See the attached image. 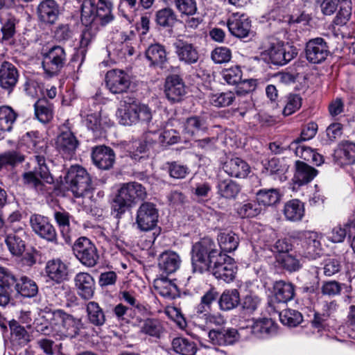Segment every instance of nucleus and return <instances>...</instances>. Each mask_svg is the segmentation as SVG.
Returning <instances> with one entry per match:
<instances>
[{"mask_svg": "<svg viewBox=\"0 0 355 355\" xmlns=\"http://www.w3.org/2000/svg\"><path fill=\"white\" fill-rule=\"evenodd\" d=\"M60 133L55 140V147L64 158L71 159L76 152L80 143L71 131V125L67 120L60 128Z\"/></svg>", "mask_w": 355, "mask_h": 355, "instance_id": "8", "label": "nucleus"}, {"mask_svg": "<svg viewBox=\"0 0 355 355\" xmlns=\"http://www.w3.org/2000/svg\"><path fill=\"white\" fill-rule=\"evenodd\" d=\"M45 272L50 279L60 284L67 279L68 266L60 259H53L47 261Z\"/></svg>", "mask_w": 355, "mask_h": 355, "instance_id": "27", "label": "nucleus"}, {"mask_svg": "<svg viewBox=\"0 0 355 355\" xmlns=\"http://www.w3.org/2000/svg\"><path fill=\"white\" fill-rule=\"evenodd\" d=\"M180 264L179 255L172 251H165L158 258L159 268L166 274H171L175 272L179 268Z\"/></svg>", "mask_w": 355, "mask_h": 355, "instance_id": "32", "label": "nucleus"}, {"mask_svg": "<svg viewBox=\"0 0 355 355\" xmlns=\"http://www.w3.org/2000/svg\"><path fill=\"white\" fill-rule=\"evenodd\" d=\"M222 78L228 85H234L239 84L242 78V71L238 66L225 69L221 72Z\"/></svg>", "mask_w": 355, "mask_h": 355, "instance_id": "63", "label": "nucleus"}, {"mask_svg": "<svg viewBox=\"0 0 355 355\" xmlns=\"http://www.w3.org/2000/svg\"><path fill=\"white\" fill-rule=\"evenodd\" d=\"M240 300L239 293L236 289L226 290L220 295L218 304L221 310L230 311L236 308Z\"/></svg>", "mask_w": 355, "mask_h": 355, "instance_id": "47", "label": "nucleus"}, {"mask_svg": "<svg viewBox=\"0 0 355 355\" xmlns=\"http://www.w3.org/2000/svg\"><path fill=\"white\" fill-rule=\"evenodd\" d=\"M30 224L33 231L38 236L48 242L58 243L56 230L48 218L40 214H33L30 217Z\"/></svg>", "mask_w": 355, "mask_h": 355, "instance_id": "13", "label": "nucleus"}, {"mask_svg": "<svg viewBox=\"0 0 355 355\" xmlns=\"http://www.w3.org/2000/svg\"><path fill=\"white\" fill-rule=\"evenodd\" d=\"M289 165L285 159L272 158L266 165V169L270 175H278L280 181L286 178L284 174L288 171Z\"/></svg>", "mask_w": 355, "mask_h": 355, "instance_id": "51", "label": "nucleus"}, {"mask_svg": "<svg viewBox=\"0 0 355 355\" xmlns=\"http://www.w3.org/2000/svg\"><path fill=\"white\" fill-rule=\"evenodd\" d=\"M55 220L56 221L60 233L62 235L66 243L71 241L69 232H70V214L65 211H55L53 214Z\"/></svg>", "mask_w": 355, "mask_h": 355, "instance_id": "54", "label": "nucleus"}, {"mask_svg": "<svg viewBox=\"0 0 355 355\" xmlns=\"http://www.w3.org/2000/svg\"><path fill=\"white\" fill-rule=\"evenodd\" d=\"M230 33L238 37H247L251 31V21L244 13H232L227 23Z\"/></svg>", "mask_w": 355, "mask_h": 355, "instance_id": "18", "label": "nucleus"}, {"mask_svg": "<svg viewBox=\"0 0 355 355\" xmlns=\"http://www.w3.org/2000/svg\"><path fill=\"white\" fill-rule=\"evenodd\" d=\"M274 300L272 302L286 304L293 299L295 286L290 282L282 280L277 281L273 286Z\"/></svg>", "mask_w": 355, "mask_h": 355, "instance_id": "30", "label": "nucleus"}, {"mask_svg": "<svg viewBox=\"0 0 355 355\" xmlns=\"http://www.w3.org/2000/svg\"><path fill=\"white\" fill-rule=\"evenodd\" d=\"M318 131V125L315 122H310L302 130L300 137L293 140L290 144V148H293L296 144L308 141L315 137Z\"/></svg>", "mask_w": 355, "mask_h": 355, "instance_id": "61", "label": "nucleus"}, {"mask_svg": "<svg viewBox=\"0 0 355 355\" xmlns=\"http://www.w3.org/2000/svg\"><path fill=\"white\" fill-rule=\"evenodd\" d=\"M145 55L150 67L163 69L168 62L165 46L159 43L150 44L146 50Z\"/></svg>", "mask_w": 355, "mask_h": 355, "instance_id": "26", "label": "nucleus"}, {"mask_svg": "<svg viewBox=\"0 0 355 355\" xmlns=\"http://www.w3.org/2000/svg\"><path fill=\"white\" fill-rule=\"evenodd\" d=\"M154 286L159 294L166 298L173 299L178 295V286L166 278L155 280Z\"/></svg>", "mask_w": 355, "mask_h": 355, "instance_id": "50", "label": "nucleus"}, {"mask_svg": "<svg viewBox=\"0 0 355 355\" xmlns=\"http://www.w3.org/2000/svg\"><path fill=\"white\" fill-rule=\"evenodd\" d=\"M36 117L42 123H47L53 118V106L45 98L39 99L35 103Z\"/></svg>", "mask_w": 355, "mask_h": 355, "instance_id": "53", "label": "nucleus"}, {"mask_svg": "<svg viewBox=\"0 0 355 355\" xmlns=\"http://www.w3.org/2000/svg\"><path fill=\"white\" fill-rule=\"evenodd\" d=\"M123 42L116 44L112 49L113 53L119 60H123L132 56L135 53V48L130 42L132 38L128 35H122Z\"/></svg>", "mask_w": 355, "mask_h": 355, "instance_id": "55", "label": "nucleus"}, {"mask_svg": "<svg viewBox=\"0 0 355 355\" xmlns=\"http://www.w3.org/2000/svg\"><path fill=\"white\" fill-rule=\"evenodd\" d=\"M318 171L307 164L296 162V171L294 175V181L298 185H303L311 182L317 175Z\"/></svg>", "mask_w": 355, "mask_h": 355, "instance_id": "38", "label": "nucleus"}, {"mask_svg": "<svg viewBox=\"0 0 355 355\" xmlns=\"http://www.w3.org/2000/svg\"><path fill=\"white\" fill-rule=\"evenodd\" d=\"M83 123L95 135H101L102 131L110 126V120L106 116H102L101 110H96L94 112L81 111Z\"/></svg>", "mask_w": 355, "mask_h": 355, "instance_id": "19", "label": "nucleus"}, {"mask_svg": "<svg viewBox=\"0 0 355 355\" xmlns=\"http://www.w3.org/2000/svg\"><path fill=\"white\" fill-rule=\"evenodd\" d=\"M67 54L64 48L54 46L43 54L42 67L49 76L57 75L65 65Z\"/></svg>", "mask_w": 355, "mask_h": 355, "instance_id": "11", "label": "nucleus"}, {"mask_svg": "<svg viewBox=\"0 0 355 355\" xmlns=\"http://www.w3.org/2000/svg\"><path fill=\"white\" fill-rule=\"evenodd\" d=\"M338 309V304L336 300L324 302L321 313H315L312 320L313 325L315 327H322L328 318L335 315Z\"/></svg>", "mask_w": 355, "mask_h": 355, "instance_id": "40", "label": "nucleus"}, {"mask_svg": "<svg viewBox=\"0 0 355 355\" xmlns=\"http://www.w3.org/2000/svg\"><path fill=\"white\" fill-rule=\"evenodd\" d=\"M164 94L171 103L180 102L186 94V86L178 75L168 76L164 84Z\"/></svg>", "mask_w": 355, "mask_h": 355, "instance_id": "17", "label": "nucleus"}, {"mask_svg": "<svg viewBox=\"0 0 355 355\" xmlns=\"http://www.w3.org/2000/svg\"><path fill=\"white\" fill-rule=\"evenodd\" d=\"M261 207L256 201H245L239 205L236 208L238 214L241 218L254 217L261 214Z\"/></svg>", "mask_w": 355, "mask_h": 355, "instance_id": "56", "label": "nucleus"}, {"mask_svg": "<svg viewBox=\"0 0 355 355\" xmlns=\"http://www.w3.org/2000/svg\"><path fill=\"white\" fill-rule=\"evenodd\" d=\"M37 15L40 21L54 24L60 15L59 5L55 0H43L37 6Z\"/></svg>", "mask_w": 355, "mask_h": 355, "instance_id": "21", "label": "nucleus"}, {"mask_svg": "<svg viewBox=\"0 0 355 355\" xmlns=\"http://www.w3.org/2000/svg\"><path fill=\"white\" fill-rule=\"evenodd\" d=\"M302 106V98L299 94H290L286 97V102L283 110L284 116H290Z\"/></svg>", "mask_w": 355, "mask_h": 355, "instance_id": "64", "label": "nucleus"}, {"mask_svg": "<svg viewBox=\"0 0 355 355\" xmlns=\"http://www.w3.org/2000/svg\"><path fill=\"white\" fill-rule=\"evenodd\" d=\"M158 211L152 202L142 203L137 211L136 224L144 232H148L155 227L158 220Z\"/></svg>", "mask_w": 355, "mask_h": 355, "instance_id": "12", "label": "nucleus"}, {"mask_svg": "<svg viewBox=\"0 0 355 355\" xmlns=\"http://www.w3.org/2000/svg\"><path fill=\"white\" fill-rule=\"evenodd\" d=\"M330 53L326 41L322 37L311 39L306 44L305 54L307 60L313 64L323 62Z\"/></svg>", "mask_w": 355, "mask_h": 355, "instance_id": "14", "label": "nucleus"}, {"mask_svg": "<svg viewBox=\"0 0 355 355\" xmlns=\"http://www.w3.org/2000/svg\"><path fill=\"white\" fill-rule=\"evenodd\" d=\"M178 60L186 64L198 62L200 54L196 46L187 41L179 40L173 44Z\"/></svg>", "mask_w": 355, "mask_h": 355, "instance_id": "20", "label": "nucleus"}, {"mask_svg": "<svg viewBox=\"0 0 355 355\" xmlns=\"http://www.w3.org/2000/svg\"><path fill=\"white\" fill-rule=\"evenodd\" d=\"M172 348L182 355H195L197 352L196 343L187 338L177 337L172 340Z\"/></svg>", "mask_w": 355, "mask_h": 355, "instance_id": "46", "label": "nucleus"}, {"mask_svg": "<svg viewBox=\"0 0 355 355\" xmlns=\"http://www.w3.org/2000/svg\"><path fill=\"white\" fill-rule=\"evenodd\" d=\"M1 23L2 25L1 28L3 34L2 39L4 40H8L15 34V26L17 24V19L15 17L9 15L6 17H1Z\"/></svg>", "mask_w": 355, "mask_h": 355, "instance_id": "62", "label": "nucleus"}, {"mask_svg": "<svg viewBox=\"0 0 355 355\" xmlns=\"http://www.w3.org/2000/svg\"><path fill=\"white\" fill-rule=\"evenodd\" d=\"M74 282L78 293L81 297L89 300L93 297L95 282L91 275L87 272H79L76 275Z\"/></svg>", "mask_w": 355, "mask_h": 355, "instance_id": "28", "label": "nucleus"}, {"mask_svg": "<svg viewBox=\"0 0 355 355\" xmlns=\"http://www.w3.org/2000/svg\"><path fill=\"white\" fill-rule=\"evenodd\" d=\"M218 195L225 199H234L241 191L240 185L231 179H219L216 186Z\"/></svg>", "mask_w": 355, "mask_h": 355, "instance_id": "36", "label": "nucleus"}, {"mask_svg": "<svg viewBox=\"0 0 355 355\" xmlns=\"http://www.w3.org/2000/svg\"><path fill=\"white\" fill-rule=\"evenodd\" d=\"M277 260L282 268L289 272L297 271L302 267L300 260L288 253L279 254Z\"/></svg>", "mask_w": 355, "mask_h": 355, "instance_id": "60", "label": "nucleus"}, {"mask_svg": "<svg viewBox=\"0 0 355 355\" xmlns=\"http://www.w3.org/2000/svg\"><path fill=\"white\" fill-rule=\"evenodd\" d=\"M112 2H98L85 0L81 4L80 19L85 26H104L114 20Z\"/></svg>", "mask_w": 355, "mask_h": 355, "instance_id": "2", "label": "nucleus"}, {"mask_svg": "<svg viewBox=\"0 0 355 355\" xmlns=\"http://www.w3.org/2000/svg\"><path fill=\"white\" fill-rule=\"evenodd\" d=\"M168 5L175 4L177 10L182 14L193 15L197 11L196 0H163Z\"/></svg>", "mask_w": 355, "mask_h": 355, "instance_id": "57", "label": "nucleus"}, {"mask_svg": "<svg viewBox=\"0 0 355 355\" xmlns=\"http://www.w3.org/2000/svg\"><path fill=\"white\" fill-rule=\"evenodd\" d=\"M73 251L80 262L87 267H94L98 261L99 254L95 245L87 237H80L73 245Z\"/></svg>", "mask_w": 355, "mask_h": 355, "instance_id": "9", "label": "nucleus"}, {"mask_svg": "<svg viewBox=\"0 0 355 355\" xmlns=\"http://www.w3.org/2000/svg\"><path fill=\"white\" fill-rule=\"evenodd\" d=\"M49 320L51 330L50 331L49 327L46 326L41 331L46 335L52 332L53 336H58L60 339L76 337L83 327L80 319L76 318L61 309H56L50 313Z\"/></svg>", "mask_w": 355, "mask_h": 355, "instance_id": "1", "label": "nucleus"}, {"mask_svg": "<svg viewBox=\"0 0 355 355\" xmlns=\"http://www.w3.org/2000/svg\"><path fill=\"white\" fill-rule=\"evenodd\" d=\"M207 129L206 119L200 116L187 118L184 125V132L193 137L200 136V133L205 132Z\"/></svg>", "mask_w": 355, "mask_h": 355, "instance_id": "37", "label": "nucleus"}, {"mask_svg": "<svg viewBox=\"0 0 355 355\" xmlns=\"http://www.w3.org/2000/svg\"><path fill=\"white\" fill-rule=\"evenodd\" d=\"M236 100V94L232 91L210 94L209 103L216 107L230 106Z\"/></svg>", "mask_w": 355, "mask_h": 355, "instance_id": "49", "label": "nucleus"}, {"mask_svg": "<svg viewBox=\"0 0 355 355\" xmlns=\"http://www.w3.org/2000/svg\"><path fill=\"white\" fill-rule=\"evenodd\" d=\"M283 214L287 220L300 221L304 215V203L297 199L288 200L284 206Z\"/></svg>", "mask_w": 355, "mask_h": 355, "instance_id": "33", "label": "nucleus"}, {"mask_svg": "<svg viewBox=\"0 0 355 355\" xmlns=\"http://www.w3.org/2000/svg\"><path fill=\"white\" fill-rule=\"evenodd\" d=\"M105 82L107 88L113 94L126 92L131 84L129 74L125 71L118 69L107 72Z\"/></svg>", "mask_w": 355, "mask_h": 355, "instance_id": "15", "label": "nucleus"}, {"mask_svg": "<svg viewBox=\"0 0 355 355\" xmlns=\"http://www.w3.org/2000/svg\"><path fill=\"white\" fill-rule=\"evenodd\" d=\"M297 237L306 246L308 254H318L321 252V243L318 240V235L315 232L302 231L297 233Z\"/></svg>", "mask_w": 355, "mask_h": 355, "instance_id": "41", "label": "nucleus"}, {"mask_svg": "<svg viewBox=\"0 0 355 355\" xmlns=\"http://www.w3.org/2000/svg\"><path fill=\"white\" fill-rule=\"evenodd\" d=\"M146 197V189L141 184L135 182L123 184L112 201V209L117 215L122 214L128 207Z\"/></svg>", "mask_w": 355, "mask_h": 355, "instance_id": "4", "label": "nucleus"}, {"mask_svg": "<svg viewBox=\"0 0 355 355\" xmlns=\"http://www.w3.org/2000/svg\"><path fill=\"white\" fill-rule=\"evenodd\" d=\"M87 318L89 324L101 327L106 322V316L103 309L99 304L90 301L86 305Z\"/></svg>", "mask_w": 355, "mask_h": 355, "instance_id": "39", "label": "nucleus"}, {"mask_svg": "<svg viewBox=\"0 0 355 355\" xmlns=\"http://www.w3.org/2000/svg\"><path fill=\"white\" fill-rule=\"evenodd\" d=\"M208 337L214 345H230L239 340V333L234 328L211 329Z\"/></svg>", "mask_w": 355, "mask_h": 355, "instance_id": "24", "label": "nucleus"}, {"mask_svg": "<svg viewBox=\"0 0 355 355\" xmlns=\"http://www.w3.org/2000/svg\"><path fill=\"white\" fill-rule=\"evenodd\" d=\"M277 324L271 318H260L255 320L250 329L252 334L258 338H267L277 333Z\"/></svg>", "mask_w": 355, "mask_h": 355, "instance_id": "25", "label": "nucleus"}, {"mask_svg": "<svg viewBox=\"0 0 355 355\" xmlns=\"http://www.w3.org/2000/svg\"><path fill=\"white\" fill-rule=\"evenodd\" d=\"M221 252L209 237H204L194 243L191 252L193 271L199 273L208 271L210 264Z\"/></svg>", "mask_w": 355, "mask_h": 355, "instance_id": "3", "label": "nucleus"}, {"mask_svg": "<svg viewBox=\"0 0 355 355\" xmlns=\"http://www.w3.org/2000/svg\"><path fill=\"white\" fill-rule=\"evenodd\" d=\"M22 140L28 148L36 153H42L46 150V143L37 132H26Z\"/></svg>", "mask_w": 355, "mask_h": 355, "instance_id": "48", "label": "nucleus"}, {"mask_svg": "<svg viewBox=\"0 0 355 355\" xmlns=\"http://www.w3.org/2000/svg\"><path fill=\"white\" fill-rule=\"evenodd\" d=\"M281 200V194L277 189H263L256 193V200L261 209L274 206Z\"/></svg>", "mask_w": 355, "mask_h": 355, "instance_id": "35", "label": "nucleus"}, {"mask_svg": "<svg viewBox=\"0 0 355 355\" xmlns=\"http://www.w3.org/2000/svg\"><path fill=\"white\" fill-rule=\"evenodd\" d=\"M337 157L341 165L353 164L355 163V143L345 141L340 144L337 151Z\"/></svg>", "mask_w": 355, "mask_h": 355, "instance_id": "45", "label": "nucleus"}, {"mask_svg": "<svg viewBox=\"0 0 355 355\" xmlns=\"http://www.w3.org/2000/svg\"><path fill=\"white\" fill-rule=\"evenodd\" d=\"M139 326L141 334L155 338H159L164 333V327L158 319H140Z\"/></svg>", "mask_w": 355, "mask_h": 355, "instance_id": "34", "label": "nucleus"}, {"mask_svg": "<svg viewBox=\"0 0 355 355\" xmlns=\"http://www.w3.org/2000/svg\"><path fill=\"white\" fill-rule=\"evenodd\" d=\"M152 115L151 109L148 105L130 98L121 102L117 111L119 122L124 125H132L139 121L149 122Z\"/></svg>", "mask_w": 355, "mask_h": 355, "instance_id": "6", "label": "nucleus"}, {"mask_svg": "<svg viewBox=\"0 0 355 355\" xmlns=\"http://www.w3.org/2000/svg\"><path fill=\"white\" fill-rule=\"evenodd\" d=\"M19 74L16 67L8 62H3L0 67V85L10 89L17 83Z\"/></svg>", "mask_w": 355, "mask_h": 355, "instance_id": "31", "label": "nucleus"}, {"mask_svg": "<svg viewBox=\"0 0 355 355\" xmlns=\"http://www.w3.org/2000/svg\"><path fill=\"white\" fill-rule=\"evenodd\" d=\"M155 21L162 28H173L178 21V17L173 9L164 8L155 12Z\"/></svg>", "mask_w": 355, "mask_h": 355, "instance_id": "44", "label": "nucleus"}, {"mask_svg": "<svg viewBox=\"0 0 355 355\" xmlns=\"http://www.w3.org/2000/svg\"><path fill=\"white\" fill-rule=\"evenodd\" d=\"M223 168L230 176L236 178H244L250 171L248 164L239 157H234L226 161Z\"/></svg>", "mask_w": 355, "mask_h": 355, "instance_id": "29", "label": "nucleus"}, {"mask_svg": "<svg viewBox=\"0 0 355 355\" xmlns=\"http://www.w3.org/2000/svg\"><path fill=\"white\" fill-rule=\"evenodd\" d=\"M65 180L69 189L77 198L85 196L94 189L91 175L79 165H73L69 168Z\"/></svg>", "mask_w": 355, "mask_h": 355, "instance_id": "7", "label": "nucleus"}, {"mask_svg": "<svg viewBox=\"0 0 355 355\" xmlns=\"http://www.w3.org/2000/svg\"><path fill=\"white\" fill-rule=\"evenodd\" d=\"M279 317L283 324L289 327H295L302 321L301 313L292 309H285L279 312Z\"/></svg>", "mask_w": 355, "mask_h": 355, "instance_id": "59", "label": "nucleus"}, {"mask_svg": "<svg viewBox=\"0 0 355 355\" xmlns=\"http://www.w3.org/2000/svg\"><path fill=\"white\" fill-rule=\"evenodd\" d=\"M218 242L222 251L231 252L237 248L239 239L232 232H221L218 236Z\"/></svg>", "mask_w": 355, "mask_h": 355, "instance_id": "52", "label": "nucleus"}, {"mask_svg": "<svg viewBox=\"0 0 355 355\" xmlns=\"http://www.w3.org/2000/svg\"><path fill=\"white\" fill-rule=\"evenodd\" d=\"M15 289L21 296L25 297H33L38 293V286L36 282L26 276H22L16 279Z\"/></svg>", "mask_w": 355, "mask_h": 355, "instance_id": "42", "label": "nucleus"}, {"mask_svg": "<svg viewBox=\"0 0 355 355\" xmlns=\"http://www.w3.org/2000/svg\"><path fill=\"white\" fill-rule=\"evenodd\" d=\"M27 237L26 232L22 227H19L7 235L5 241L12 254L21 256L23 254Z\"/></svg>", "mask_w": 355, "mask_h": 355, "instance_id": "23", "label": "nucleus"}, {"mask_svg": "<svg viewBox=\"0 0 355 355\" xmlns=\"http://www.w3.org/2000/svg\"><path fill=\"white\" fill-rule=\"evenodd\" d=\"M24 161V156L18 151L8 150L0 154V171L7 166H15Z\"/></svg>", "mask_w": 355, "mask_h": 355, "instance_id": "58", "label": "nucleus"}, {"mask_svg": "<svg viewBox=\"0 0 355 355\" xmlns=\"http://www.w3.org/2000/svg\"><path fill=\"white\" fill-rule=\"evenodd\" d=\"M34 162L36 164L34 170L23 174L24 182L42 194L50 193L51 189L45 183L51 184L54 180L46 165L45 158L43 155H37L34 156Z\"/></svg>", "mask_w": 355, "mask_h": 355, "instance_id": "5", "label": "nucleus"}, {"mask_svg": "<svg viewBox=\"0 0 355 355\" xmlns=\"http://www.w3.org/2000/svg\"><path fill=\"white\" fill-rule=\"evenodd\" d=\"M17 117V112L10 106H0V131L11 132Z\"/></svg>", "mask_w": 355, "mask_h": 355, "instance_id": "43", "label": "nucleus"}, {"mask_svg": "<svg viewBox=\"0 0 355 355\" xmlns=\"http://www.w3.org/2000/svg\"><path fill=\"white\" fill-rule=\"evenodd\" d=\"M92 158L93 163L98 168L108 170L113 166L115 154L110 147L98 146L92 149Z\"/></svg>", "mask_w": 355, "mask_h": 355, "instance_id": "22", "label": "nucleus"}, {"mask_svg": "<svg viewBox=\"0 0 355 355\" xmlns=\"http://www.w3.org/2000/svg\"><path fill=\"white\" fill-rule=\"evenodd\" d=\"M297 55V50L293 46L282 42L272 44L268 49L270 61L275 65H284Z\"/></svg>", "mask_w": 355, "mask_h": 355, "instance_id": "16", "label": "nucleus"}, {"mask_svg": "<svg viewBox=\"0 0 355 355\" xmlns=\"http://www.w3.org/2000/svg\"><path fill=\"white\" fill-rule=\"evenodd\" d=\"M236 270L233 259L223 252L217 256L208 270L216 279L227 283L234 280Z\"/></svg>", "mask_w": 355, "mask_h": 355, "instance_id": "10", "label": "nucleus"}]
</instances>
